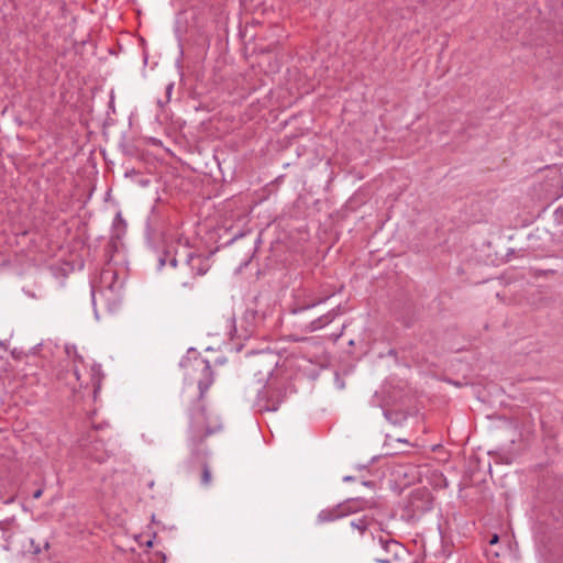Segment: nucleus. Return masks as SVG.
Masks as SVG:
<instances>
[{
	"label": "nucleus",
	"instance_id": "obj_12",
	"mask_svg": "<svg viewBox=\"0 0 563 563\" xmlns=\"http://www.w3.org/2000/svg\"><path fill=\"white\" fill-rule=\"evenodd\" d=\"M327 298H328V297L322 298V299H318V300H313V301H311V302H309V303H306V305H302V306H299V305H298V306H295V307H292V308H291V310H290V311H291V313H292V314L300 313V312H302V311H305V310H308V309L314 308L316 306H318V305H320V303L324 302Z\"/></svg>",
	"mask_w": 563,
	"mask_h": 563
},
{
	"label": "nucleus",
	"instance_id": "obj_3",
	"mask_svg": "<svg viewBox=\"0 0 563 563\" xmlns=\"http://www.w3.org/2000/svg\"><path fill=\"white\" fill-rule=\"evenodd\" d=\"M124 280L119 278L118 273L111 266L102 269L98 286H92V301L96 303L97 298L108 303L110 309L121 300Z\"/></svg>",
	"mask_w": 563,
	"mask_h": 563
},
{
	"label": "nucleus",
	"instance_id": "obj_1",
	"mask_svg": "<svg viewBox=\"0 0 563 563\" xmlns=\"http://www.w3.org/2000/svg\"><path fill=\"white\" fill-rule=\"evenodd\" d=\"M224 422L217 409L205 399V390L189 411L188 448L192 455L199 456L206 452V442L209 438L222 432Z\"/></svg>",
	"mask_w": 563,
	"mask_h": 563
},
{
	"label": "nucleus",
	"instance_id": "obj_16",
	"mask_svg": "<svg viewBox=\"0 0 563 563\" xmlns=\"http://www.w3.org/2000/svg\"><path fill=\"white\" fill-rule=\"evenodd\" d=\"M165 560H166L165 555L157 554L155 563H161V562L164 563Z\"/></svg>",
	"mask_w": 563,
	"mask_h": 563
},
{
	"label": "nucleus",
	"instance_id": "obj_13",
	"mask_svg": "<svg viewBox=\"0 0 563 563\" xmlns=\"http://www.w3.org/2000/svg\"><path fill=\"white\" fill-rule=\"evenodd\" d=\"M200 482L206 487L210 486L212 482L211 471L206 464L202 467Z\"/></svg>",
	"mask_w": 563,
	"mask_h": 563
},
{
	"label": "nucleus",
	"instance_id": "obj_20",
	"mask_svg": "<svg viewBox=\"0 0 563 563\" xmlns=\"http://www.w3.org/2000/svg\"><path fill=\"white\" fill-rule=\"evenodd\" d=\"M172 90H173V85H169V86L167 87V92L169 93Z\"/></svg>",
	"mask_w": 563,
	"mask_h": 563
},
{
	"label": "nucleus",
	"instance_id": "obj_8",
	"mask_svg": "<svg viewBox=\"0 0 563 563\" xmlns=\"http://www.w3.org/2000/svg\"><path fill=\"white\" fill-rule=\"evenodd\" d=\"M372 501L374 503V506L369 510H374V511L371 516L364 515L362 517L351 520V522H350V528H351L352 532L356 531L358 537L364 536V533L366 531L372 532V530L376 526H378V528L382 529L383 521L380 519V512H379L378 506L376 505V503L374 500H372Z\"/></svg>",
	"mask_w": 563,
	"mask_h": 563
},
{
	"label": "nucleus",
	"instance_id": "obj_14",
	"mask_svg": "<svg viewBox=\"0 0 563 563\" xmlns=\"http://www.w3.org/2000/svg\"><path fill=\"white\" fill-rule=\"evenodd\" d=\"M82 454L86 459H90L97 462H102L104 460L103 456L93 455L89 451H84Z\"/></svg>",
	"mask_w": 563,
	"mask_h": 563
},
{
	"label": "nucleus",
	"instance_id": "obj_9",
	"mask_svg": "<svg viewBox=\"0 0 563 563\" xmlns=\"http://www.w3.org/2000/svg\"><path fill=\"white\" fill-rule=\"evenodd\" d=\"M16 520L14 517L0 520V539L2 541L1 547L9 549L10 541L14 534V526Z\"/></svg>",
	"mask_w": 563,
	"mask_h": 563
},
{
	"label": "nucleus",
	"instance_id": "obj_18",
	"mask_svg": "<svg viewBox=\"0 0 563 563\" xmlns=\"http://www.w3.org/2000/svg\"><path fill=\"white\" fill-rule=\"evenodd\" d=\"M169 263H170L172 266L175 267L176 264H177V260L175 257H173V258H170Z\"/></svg>",
	"mask_w": 563,
	"mask_h": 563
},
{
	"label": "nucleus",
	"instance_id": "obj_24",
	"mask_svg": "<svg viewBox=\"0 0 563 563\" xmlns=\"http://www.w3.org/2000/svg\"><path fill=\"white\" fill-rule=\"evenodd\" d=\"M38 552H40V548H36V549L34 550V553H38Z\"/></svg>",
	"mask_w": 563,
	"mask_h": 563
},
{
	"label": "nucleus",
	"instance_id": "obj_19",
	"mask_svg": "<svg viewBox=\"0 0 563 563\" xmlns=\"http://www.w3.org/2000/svg\"><path fill=\"white\" fill-rule=\"evenodd\" d=\"M13 501H14V497L12 496V497L8 498L7 500H4V504H11Z\"/></svg>",
	"mask_w": 563,
	"mask_h": 563
},
{
	"label": "nucleus",
	"instance_id": "obj_22",
	"mask_svg": "<svg viewBox=\"0 0 563 563\" xmlns=\"http://www.w3.org/2000/svg\"><path fill=\"white\" fill-rule=\"evenodd\" d=\"M421 495H423V496L429 498V493H421Z\"/></svg>",
	"mask_w": 563,
	"mask_h": 563
},
{
	"label": "nucleus",
	"instance_id": "obj_21",
	"mask_svg": "<svg viewBox=\"0 0 563 563\" xmlns=\"http://www.w3.org/2000/svg\"><path fill=\"white\" fill-rule=\"evenodd\" d=\"M159 264H161V266H163L165 264V260L161 258Z\"/></svg>",
	"mask_w": 563,
	"mask_h": 563
},
{
	"label": "nucleus",
	"instance_id": "obj_6",
	"mask_svg": "<svg viewBox=\"0 0 563 563\" xmlns=\"http://www.w3.org/2000/svg\"><path fill=\"white\" fill-rule=\"evenodd\" d=\"M379 553L375 561L378 563H412L408 551L393 539H379Z\"/></svg>",
	"mask_w": 563,
	"mask_h": 563
},
{
	"label": "nucleus",
	"instance_id": "obj_17",
	"mask_svg": "<svg viewBox=\"0 0 563 563\" xmlns=\"http://www.w3.org/2000/svg\"><path fill=\"white\" fill-rule=\"evenodd\" d=\"M498 542V536L497 534H494L489 541L490 544H495Z\"/></svg>",
	"mask_w": 563,
	"mask_h": 563
},
{
	"label": "nucleus",
	"instance_id": "obj_10",
	"mask_svg": "<svg viewBox=\"0 0 563 563\" xmlns=\"http://www.w3.org/2000/svg\"><path fill=\"white\" fill-rule=\"evenodd\" d=\"M186 266L190 267L191 271L196 269V275H203L208 272L209 266L206 260H203L200 255L188 254L186 255Z\"/></svg>",
	"mask_w": 563,
	"mask_h": 563
},
{
	"label": "nucleus",
	"instance_id": "obj_15",
	"mask_svg": "<svg viewBox=\"0 0 563 563\" xmlns=\"http://www.w3.org/2000/svg\"><path fill=\"white\" fill-rule=\"evenodd\" d=\"M43 494V489H36L34 493H33V498L34 499H38Z\"/></svg>",
	"mask_w": 563,
	"mask_h": 563
},
{
	"label": "nucleus",
	"instance_id": "obj_4",
	"mask_svg": "<svg viewBox=\"0 0 563 563\" xmlns=\"http://www.w3.org/2000/svg\"><path fill=\"white\" fill-rule=\"evenodd\" d=\"M374 506L372 500L354 498L345 500L334 507L322 509L318 516L319 523H328L341 519L360 510L371 509Z\"/></svg>",
	"mask_w": 563,
	"mask_h": 563
},
{
	"label": "nucleus",
	"instance_id": "obj_11",
	"mask_svg": "<svg viewBox=\"0 0 563 563\" xmlns=\"http://www.w3.org/2000/svg\"><path fill=\"white\" fill-rule=\"evenodd\" d=\"M336 314H338L336 312L330 311V312L317 318L316 320L311 321L306 327V331L314 332L317 330L324 328L327 324L331 323L335 319Z\"/></svg>",
	"mask_w": 563,
	"mask_h": 563
},
{
	"label": "nucleus",
	"instance_id": "obj_7",
	"mask_svg": "<svg viewBox=\"0 0 563 563\" xmlns=\"http://www.w3.org/2000/svg\"><path fill=\"white\" fill-rule=\"evenodd\" d=\"M286 397L285 389H258L255 407L260 411H275Z\"/></svg>",
	"mask_w": 563,
	"mask_h": 563
},
{
	"label": "nucleus",
	"instance_id": "obj_23",
	"mask_svg": "<svg viewBox=\"0 0 563 563\" xmlns=\"http://www.w3.org/2000/svg\"><path fill=\"white\" fill-rule=\"evenodd\" d=\"M271 372H272V367L269 366V367L267 368V374H271Z\"/></svg>",
	"mask_w": 563,
	"mask_h": 563
},
{
	"label": "nucleus",
	"instance_id": "obj_2",
	"mask_svg": "<svg viewBox=\"0 0 563 563\" xmlns=\"http://www.w3.org/2000/svg\"><path fill=\"white\" fill-rule=\"evenodd\" d=\"M224 360H217L213 366L202 357L188 358L181 363L186 382L197 387H210L216 377L229 374L224 368Z\"/></svg>",
	"mask_w": 563,
	"mask_h": 563
},
{
	"label": "nucleus",
	"instance_id": "obj_5",
	"mask_svg": "<svg viewBox=\"0 0 563 563\" xmlns=\"http://www.w3.org/2000/svg\"><path fill=\"white\" fill-rule=\"evenodd\" d=\"M65 353L67 357L74 362V373L77 376V379L80 380V384H90L91 387H100L103 379V372L101 365L95 363L90 365L89 371H87L90 380L87 382L82 379V373L80 372L79 368V366L85 367V357L79 352L78 347L75 344H66Z\"/></svg>",
	"mask_w": 563,
	"mask_h": 563
}]
</instances>
